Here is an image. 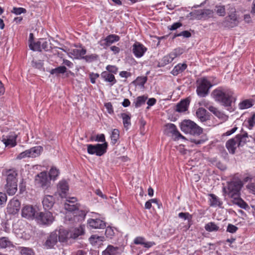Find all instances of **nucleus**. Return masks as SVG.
<instances>
[{
	"mask_svg": "<svg viewBox=\"0 0 255 255\" xmlns=\"http://www.w3.org/2000/svg\"><path fill=\"white\" fill-rule=\"evenodd\" d=\"M234 95V92L231 89L222 87H219L214 90L211 93V96L213 99L226 107L230 112L234 110V108L232 107V104L237 99Z\"/></svg>",
	"mask_w": 255,
	"mask_h": 255,
	"instance_id": "nucleus-1",
	"label": "nucleus"
},
{
	"mask_svg": "<svg viewBox=\"0 0 255 255\" xmlns=\"http://www.w3.org/2000/svg\"><path fill=\"white\" fill-rule=\"evenodd\" d=\"M3 174L6 176L5 189L7 193L9 195L15 194L17 190V171L14 169H5Z\"/></svg>",
	"mask_w": 255,
	"mask_h": 255,
	"instance_id": "nucleus-2",
	"label": "nucleus"
},
{
	"mask_svg": "<svg viewBox=\"0 0 255 255\" xmlns=\"http://www.w3.org/2000/svg\"><path fill=\"white\" fill-rule=\"evenodd\" d=\"M197 94L200 97H206L209 93V89L213 85H216L217 82L211 83L206 77H203L197 81Z\"/></svg>",
	"mask_w": 255,
	"mask_h": 255,
	"instance_id": "nucleus-3",
	"label": "nucleus"
},
{
	"mask_svg": "<svg viewBox=\"0 0 255 255\" xmlns=\"http://www.w3.org/2000/svg\"><path fill=\"white\" fill-rule=\"evenodd\" d=\"M180 128L184 133L193 135H199L202 132V128L190 120L183 121L180 124Z\"/></svg>",
	"mask_w": 255,
	"mask_h": 255,
	"instance_id": "nucleus-4",
	"label": "nucleus"
},
{
	"mask_svg": "<svg viewBox=\"0 0 255 255\" xmlns=\"http://www.w3.org/2000/svg\"><path fill=\"white\" fill-rule=\"evenodd\" d=\"M242 185L240 181H232L229 183L228 188H224L223 190L229 197L236 199L239 197L240 191Z\"/></svg>",
	"mask_w": 255,
	"mask_h": 255,
	"instance_id": "nucleus-5",
	"label": "nucleus"
},
{
	"mask_svg": "<svg viewBox=\"0 0 255 255\" xmlns=\"http://www.w3.org/2000/svg\"><path fill=\"white\" fill-rule=\"evenodd\" d=\"M87 152L89 154H96L97 156H101L106 152L108 143L105 142L102 144H87Z\"/></svg>",
	"mask_w": 255,
	"mask_h": 255,
	"instance_id": "nucleus-6",
	"label": "nucleus"
},
{
	"mask_svg": "<svg viewBox=\"0 0 255 255\" xmlns=\"http://www.w3.org/2000/svg\"><path fill=\"white\" fill-rule=\"evenodd\" d=\"M35 185L39 187L46 189L50 185L51 181L48 177L47 173L42 171L37 174L34 179Z\"/></svg>",
	"mask_w": 255,
	"mask_h": 255,
	"instance_id": "nucleus-7",
	"label": "nucleus"
},
{
	"mask_svg": "<svg viewBox=\"0 0 255 255\" xmlns=\"http://www.w3.org/2000/svg\"><path fill=\"white\" fill-rule=\"evenodd\" d=\"M29 47L35 51H41L42 50L47 51L50 48L49 42L44 38H40L35 42L30 40Z\"/></svg>",
	"mask_w": 255,
	"mask_h": 255,
	"instance_id": "nucleus-8",
	"label": "nucleus"
},
{
	"mask_svg": "<svg viewBox=\"0 0 255 255\" xmlns=\"http://www.w3.org/2000/svg\"><path fill=\"white\" fill-rule=\"evenodd\" d=\"M43 148L41 146L33 147L19 153L17 159H21L25 157L35 158L38 156L42 151Z\"/></svg>",
	"mask_w": 255,
	"mask_h": 255,
	"instance_id": "nucleus-9",
	"label": "nucleus"
},
{
	"mask_svg": "<svg viewBox=\"0 0 255 255\" xmlns=\"http://www.w3.org/2000/svg\"><path fill=\"white\" fill-rule=\"evenodd\" d=\"M99 215L96 213H92L91 218L87 220L88 225L92 229H104L106 225L105 222L99 219Z\"/></svg>",
	"mask_w": 255,
	"mask_h": 255,
	"instance_id": "nucleus-10",
	"label": "nucleus"
},
{
	"mask_svg": "<svg viewBox=\"0 0 255 255\" xmlns=\"http://www.w3.org/2000/svg\"><path fill=\"white\" fill-rule=\"evenodd\" d=\"M35 219L38 223L47 225L51 224L54 220L52 213L49 212H40Z\"/></svg>",
	"mask_w": 255,
	"mask_h": 255,
	"instance_id": "nucleus-11",
	"label": "nucleus"
},
{
	"mask_svg": "<svg viewBox=\"0 0 255 255\" xmlns=\"http://www.w3.org/2000/svg\"><path fill=\"white\" fill-rule=\"evenodd\" d=\"M182 53V49L176 48L168 55L164 56L159 62V64L161 66H164L171 63L176 57L179 56Z\"/></svg>",
	"mask_w": 255,
	"mask_h": 255,
	"instance_id": "nucleus-12",
	"label": "nucleus"
},
{
	"mask_svg": "<svg viewBox=\"0 0 255 255\" xmlns=\"http://www.w3.org/2000/svg\"><path fill=\"white\" fill-rule=\"evenodd\" d=\"M77 200L76 197H68L64 203V208L69 212H75L76 209L80 208V205L77 203Z\"/></svg>",
	"mask_w": 255,
	"mask_h": 255,
	"instance_id": "nucleus-13",
	"label": "nucleus"
},
{
	"mask_svg": "<svg viewBox=\"0 0 255 255\" xmlns=\"http://www.w3.org/2000/svg\"><path fill=\"white\" fill-rule=\"evenodd\" d=\"M69 189V187L68 182L65 180H62L57 184L56 193L61 198H66Z\"/></svg>",
	"mask_w": 255,
	"mask_h": 255,
	"instance_id": "nucleus-14",
	"label": "nucleus"
},
{
	"mask_svg": "<svg viewBox=\"0 0 255 255\" xmlns=\"http://www.w3.org/2000/svg\"><path fill=\"white\" fill-rule=\"evenodd\" d=\"M147 48L141 43L135 42L132 46V52L136 58H140L143 56Z\"/></svg>",
	"mask_w": 255,
	"mask_h": 255,
	"instance_id": "nucleus-15",
	"label": "nucleus"
},
{
	"mask_svg": "<svg viewBox=\"0 0 255 255\" xmlns=\"http://www.w3.org/2000/svg\"><path fill=\"white\" fill-rule=\"evenodd\" d=\"M120 37L115 34H111L107 36L105 38L101 39L99 41V44L101 46L104 48L111 45L113 43L119 41Z\"/></svg>",
	"mask_w": 255,
	"mask_h": 255,
	"instance_id": "nucleus-16",
	"label": "nucleus"
},
{
	"mask_svg": "<svg viewBox=\"0 0 255 255\" xmlns=\"http://www.w3.org/2000/svg\"><path fill=\"white\" fill-rule=\"evenodd\" d=\"M86 53V50L83 48H71L68 50V56L74 59H79Z\"/></svg>",
	"mask_w": 255,
	"mask_h": 255,
	"instance_id": "nucleus-17",
	"label": "nucleus"
},
{
	"mask_svg": "<svg viewBox=\"0 0 255 255\" xmlns=\"http://www.w3.org/2000/svg\"><path fill=\"white\" fill-rule=\"evenodd\" d=\"M20 202L16 199H12L8 203L7 207V212L11 214H15L20 209Z\"/></svg>",
	"mask_w": 255,
	"mask_h": 255,
	"instance_id": "nucleus-18",
	"label": "nucleus"
},
{
	"mask_svg": "<svg viewBox=\"0 0 255 255\" xmlns=\"http://www.w3.org/2000/svg\"><path fill=\"white\" fill-rule=\"evenodd\" d=\"M16 136L15 133H10L7 135L2 136V141L6 146L14 147L16 145Z\"/></svg>",
	"mask_w": 255,
	"mask_h": 255,
	"instance_id": "nucleus-19",
	"label": "nucleus"
},
{
	"mask_svg": "<svg viewBox=\"0 0 255 255\" xmlns=\"http://www.w3.org/2000/svg\"><path fill=\"white\" fill-rule=\"evenodd\" d=\"M35 213V209L30 205L25 206L22 209V216L28 219H33Z\"/></svg>",
	"mask_w": 255,
	"mask_h": 255,
	"instance_id": "nucleus-20",
	"label": "nucleus"
},
{
	"mask_svg": "<svg viewBox=\"0 0 255 255\" xmlns=\"http://www.w3.org/2000/svg\"><path fill=\"white\" fill-rule=\"evenodd\" d=\"M232 11L231 13L226 17L224 24L228 27H234L238 24V21L235 14V9L232 8Z\"/></svg>",
	"mask_w": 255,
	"mask_h": 255,
	"instance_id": "nucleus-21",
	"label": "nucleus"
},
{
	"mask_svg": "<svg viewBox=\"0 0 255 255\" xmlns=\"http://www.w3.org/2000/svg\"><path fill=\"white\" fill-rule=\"evenodd\" d=\"M165 130L167 134L171 133L177 138L185 139V137L179 132L173 124L169 123L166 125Z\"/></svg>",
	"mask_w": 255,
	"mask_h": 255,
	"instance_id": "nucleus-22",
	"label": "nucleus"
},
{
	"mask_svg": "<svg viewBox=\"0 0 255 255\" xmlns=\"http://www.w3.org/2000/svg\"><path fill=\"white\" fill-rule=\"evenodd\" d=\"M238 138L234 137L228 140L226 143V146L230 153L234 154L237 147L240 146Z\"/></svg>",
	"mask_w": 255,
	"mask_h": 255,
	"instance_id": "nucleus-23",
	"label": "nucleus"
},
{
	"mask_svg": "<svg viewBox=\"0 0 255 255\" xmlns=\"http://www.w3.org/2000/svg\"><path fill=\"white\" fill-rule=\"evenodd\" d=\"M57 235L56 234V232H52L49 236L47 238L45 244L44 246L47 249H51L54 247V246L57 243Z\"/></svg>",
	"mask_w": 255,
	"mask_h": 255,
	"instance_id": "nucleus-24",
	"label": "nucleus"
},
{
	"mask_svg": "<svg viewBox=\"0 0 255 255\" xmlns=\"http://www.w3.org/2000/svg\"><path fill=\"white\" fill-rule=\"evenodd\" d=\"M101 78L104 81L109 83L110 86H113L117 83V80L114 74L107 71H103L101 74Z\"/></svg>",
	"mask_w": 255,
	"mask_h": 255,
	"instance_id": "nucleus-25",
	"label": "nucleus"
},
{
	"mask_svg": "<svg viewBox=\"0 0 255 255\" xmlns=\"http://www.w3.org/2000/svg\"><path fill=\"white\" fill-rule=\"evenodd\" d=\"M54 232H56L60 242H65L68 239L70 238L69 232L64 229H60L58 231L56 230Z\"/></svg>",
	"mask_w": 255,
	"mask_h": 255,
	"instance_id": "nucleus-26",
	"label": "nucleus"
},
{
	"mask_svg": "<svg viewBox=\"0 0 255 255\" xmlns=\"http://www.w3.org/2000/svg\"><path fill=\"white\" fill-rule=\"evenodd\" d=\"M197 118L202 123L207 122L209 120V115L207 111L203 108H199L196 113Z\"/></svg>",
	"mask_w": 255,
	"mask_h": 255,
	"instance_id": "nucleus-27",
	"label": "nucleus"
},
{
	"mask_svg": "<svg viewBox=\"0 0 255 255\" xmlns=\"http://www.w3.org/2000/svg\"><path fill=\"white\" fill-rule=\"evenodd\" d=\"M55 203V199L53 196L45 195L42 201V204L45 210L51 209Z\"/></svg>",
	"mask_w": 255,
	"mask_h": 255,
	"instance_id": "nucleus-28",
	"label": "nucleus"
},
{
	"mask_svg": "<svg viewBox=\"0 0 255 255\" xmlns=\"http://www.w3.org/2000/svg\"><path fill=\"white\" fill-rule=\"evenodd\" d=\"M134 243L136 245H143L146 248H150L155 245L154 242H146L144 238L141 237L135 238L134 240Z\"/></svg>",
	"mask_w": 255,
	"mask_h": 255,
	"instance_id": "nucleus-29",
	"label": "nucleus"
},
{
	"mask_svg": "<svg viewBox=\"0 0 255 255\" xmlns=\"http://www.w3.org/2000/svg\"><path fill=\"white\" fill-rule=\"evenodd\" d=\"M70 237L72 239H76L79 236L82 235L84 233V227L80 226L77 228L72 229L69 231Z\"/></svg>",
	"mask_w": 255,
	"mask_h": 255,
	"instance_id": "nucleus-30",
	"label": "nucleus"
},
{
	"mask_svg": "<svg viewBox=\"0 0 255 255\" xmlns=\"http://www.w3.org/2000/svg\"><path fill=\"white\" fill-rule=\"evenodd\" d=\"M189 103L190 101L188 99L181 101L176 106V111L178 112H185L187 110Z\"/></svg>",
	"mask_w": 255,
	"mask_h": 255,
	"instance_id": "nucleus-31",
	"label": "nucleus"
},
{
	"mask_svg": "<svg viewBox=\"0 0 255 255\" xmlns=\"http://www.w3.org/2000/svg\"><path fill=\"white\" fill-rule=\"evenodd\" d=\"M119 249L117 247H114L112 245H109L107 249L103 252L102 255H119Z\"/></svg>",
	"mask_w": 255,
	"mask_h": 255,
	"instance_id": "nucleus-32",
	"label": "nucleus"
},
{
	"mask_svg": "<svg viewBox=\"0 0 255 255\" xmlns=\"http://www.w3.org/2000/svg\"><path fill=\"white\" fill-rule=\"evenodd\" d=\"M187 67L186 63H179L174 67L171 73L174 76H177L183 72L187 68Z\"/></svg>",
	"mask_w": 255,
	"mask_h": 255,
	"instance_id": "nucleus-33",
	"label": "nucleus"
},
{
	"mask_svg": "<svg viewBox=\"0 0 255 255\" xmlns=\"http://www.w3.org/2000/svg\"><path fill=\"white\" fill-rule=\"evenodd\" d=\"M254 105L252 99L244 100L239 103L238 107L240 110H245L252 107Z\"/></svg>",
	"mask_w": 255,
	"mask_h": 255,
	"instance_id": "nucleus-34",
	"label": "nucleus"
},
{
	"mask_svg": "<svg viewBox=\"0 0 255 255\" xmlns=\"http://www.w3.org/2000/svg\"><path fill=\"white\" fill-rule=\"evenodd\" d=\"M210 205L212 207L221 206L222 202L220 199L215 195L213 194H210Z\"/></svg>",
	"mask_w": 255,
	"mask_h": 255,
	"instance_id": "nucleus-35",
	"label": "nucleus"
},
{
	"mask_svg": "<svg viewBox=\"0 0 255 255\" xmlns=\"http://www.w3.org/2000/svg\"><path fill=\"white\" fill-rule=\"evenodd\" d=\"M104 240V237L99 236L97 235H92L89 238L90 242L93 246L100 245Z\"/></svg>",
	"mask_w": 255,
	"mask_h": 255,
	"instance_id": "nucleus-36",
	"label": "nucleus"
},
{
	"mask_svg": "<svg viewBox=\"0 0 255 255\" xmlns=\"http://www.w3.org/2000/svg\"><path fill=\"white\" fill-rule=\"evenodd\" d=\"M12 247H13V244L8 238H0V249H5Z\"/></svg>",
	"mask_w": 255,
	"mask_h": 255,
	"instance_id": "nucleus-37",
	"label": "nucleus"
},
{
	"mask_svg": "<svg viewBox=\"0 0 255 255\" xmlns=\"http://www.w3.org/2000/svg\"><path fill=\"white\" fill-rule=\"evenodd\" d=\"M211 109L212 110L211 113H212L215 116H216L221 120L225 121L228 119V117L224 114L222 112L219 111L216 107L212 108Z\"/></svg>",
	"mask_w": 255,
	"mask_h": 255,
	"instance_id": "nucleus-38",
	"label": "nucleus"
},
{
	"mask_svg": "<svg viewBox=\"0 0 255 255\" xmlns=\"http://www.w3.org/2000/svg\"><path fill=\"white\" fill-rule=\"evenodd\" d=\"M205 229L209 232H216L219 230V227L215 223L211 222L205 225Z\"/></svg>",
	"mask_w": 255,
	"mask_h": 255,
	"instance_id": "nucleus-39",
	"label": "nucleus"
},
{
	"mask_svg": "<svg viewBox=\"0 0 255 255\" xmlns=\"http://www.w3.org/2000/svg\"><path fill=\"white\" fill-rule=\"evenodd\" d=\"M17 250L19 252L21 255H34L32 249L29 248L18 247Z\"/></svg>",
	"mask_w": 255,
	"mask_h": 255,
	"instance_id": "nucleus-40",
	"label": "nucleus"
},
{
	"mask_svg": "<svg viewBox=\"0 0 255 255\" xmlns=\"http://www.w3.org/2000/svg\"><path fill=\"white\" fill-rule=\"evenodd\" d=\"M147 99V97L145 95L137 97L134 102L135 107L136 108L141 107L142 105L145 104Z\"/></svg>",
	"mask_w": 255,
	"mask_h": 255,
	"instance_id": "nucleus-41",
	"label": "nucleus"
},
{
	"mask_svg": "<svg viewBox=\"0 0 255 255\" xmlns=\"http://www.w3.org/2000/svg\"><path fill=\"white\" fill-rule=\"evenodd\" d=\"M121 117L123 119L124 127L128 129L129 127L131 125L130 117L126 113H123L121 114Z\"/></svg>",
	"mask_w": 255,
	"mask_h": 255,
	"instance_id": "nucleus-42",
	"label": "nucleus"
},
{
	"mask_svg": "<svg viewBox=\"0 0 255 255\" xmlns=\"http://www.w3.org/2000/svg\"><path fill=\"white\" fill-rule=\"evenodd\" d=\"M120 131L118 129H114L111 134V143L115 144L119 139Z\"/></svg>",
	"mask_w": 255,
	"mask_h": 255,
	"instance_id": "nucleus-43",
	"label": "nucleus"
},
{
	"mask_svg": "<svg viewBox=\"0 0 255 255\" xmlns=\"http://www.w3.org/2000/svg\"><path fill=\"white\" fill-rule=\"evenodd\" d=\"M59 171L55 167H52L49 172V176L48 177L51 180H55L56 179L57 177L59 176Z\"/></svg>",
	"mask_w": 255,
	"mask_h": 255,
	"instance_id": "nucleus-44",
	"label": "nucleus"
},
{
	"mask_svg": "<svg viewBox=\"0 0 255 255\" xmlns=\"http://www.w3.org/2000/svg\"><path fill=\"white\" fill-rule=\"evenodd\" d=\"M66 68L64 66H59L56 68L52 69L50 71V73L52 75H58L59 74H64L66 71Z\"/></svg>",
	"mask_w": 255,
	"mask_h": 255,
	"instance_id": "nucleus-45",
	"label": "nucleus"
},
{
	"mask_svg": "<svg viewBox=\"0 0 255 255\" xmlns=\"http://www.w3.org/2000/svg\"><path fill=\"white\" fill-rule=\"evenodd\" d=\"M199 105L201 106H204L206 107L207 109H208L211 112L212 111V108H215L213 105H212V104L210 103V101L206 100V99H203L199 102Z\"/></svg>",
	"mask_w": 255,
	"mask_h": 255,
	"instance_id": "nucleus-46",
	"label": "nucleus"
},
{
	"mask_svg": "<svg viewBox=\"0 0 255 255\" xmlns=\"http://www.w3.org/2000/svg\"><path fill=\"white\" fill-rule=\"evenodd\" d=\"M236 137L239 139V143H240V146H243L247 141V138L248 137L247 133L238 134Z\"/></svg>",
	"mask_w": 255,
	"mask_h": 255,
	"instance_id": "nucleus-47",
	"label": "nucleus"
},
{
	"mask_svg": "<svg viewBox=\"0 0 255 255\" xmlns=\"http://www.w3.org/2000/svg\"><path fill=\"white\" fill-rule=\"evenodd\" d=\"M76 211H77L76 214L83 219L85 218L88 212V210L86 208L82 207L81 205L80 208L79 210L76 209Z\"/></svg>",
	"mask_w": 255,
	"mask_h": 255,
	"instance_id": "nucleus-48",
	"label": "nucleus"
},
{
	"mask_svg": "<svg viewBox=\"0 0 255 255\" xmlns=\"http://www.w3.org/2000/svg\"><path fill=\"white\" fill-rule=\"evenodd\" d=\"M178 217L180 218L183 219L184 220H187L189 222L191 221L192 216L188 212H181L178 214Z\"/></svg>",
	"mask_w": 255,
	"mask_h": 255,
	"instance_id": "nucleus-49",
	"label": "nucleus"
},
{
	"mask_svg": "<svg viewBox=\"0 0 255 255\" xmlns=\"http://www.w3.org/2000/svg\"><path fill=\"white\" fill-rule=\"evenodd\" d=\"M215 10L217 13L220 16H224L226 14L224 6L217 5L216 6Z\"/></svg>",
	"mask_w": 255,
	"mask_h": 255,
	"instance_id": "nucleus-50",
	"label": "nucleus"
},
{
	"mask_svg": "<svg viewBox=\"0 0 255 255\" xmlns=\"http://www.w3.org/2000/svg\"><path fill=\"white\" fill-rule=\"evenodd\" d=\"M106 71L110 72V73L113 74H116L118 71V68L114 65H108L106 66Z\"/></svg>",
	"mask_w": 255,
	"mask_h": 255,
	"instance_id": "nucleus-51",
	"label": "nucleus"
},
{
	"mask_svg": "<svg viewBox=\"0 0 255 255\" xmlns=\"http://www.w3.org/2000/svg\"><path fill=\"white\" fill-rule=\"evenodd\" d=\"M26 12V9L23 7H14L11 10V12L14 13L16 15H19L21 13H25Z\"/></svg>",
	"mask_w": 255,
	"mask_h": 255,
	"instance_id": "nucleus-52",
	"label": "nucleus"
},
{
	"mask_svg": "<svg viewBox=\"0 0 255 255\" xmlns=\"http://www.w3.org/2000/svg\"><path fill=\"white\" fill-rule=\"evenodd\" d=\"M115 233L112 228L108 227L105 231V235L108 238L111 239L114 235Z\"/></svg>",
	"mask_w": 255,
	"mask_h": 255,
	"instance_id": "nucleus-53",
	"label": "nucleus"
},
{
	"mask_svg": "<svg viewBox=\"0 0 255 255\" xmlns=\"http://www.w3.org/2000/svg\"><path fill=\"white\" fill-rule=\"evenodd\" d=\"M82 58L87 62H90L96 60L97 58V56L95 54H91L89 55H86L85 56H83Z\"/></svg>",
	"mask_w": 255,
	"mask_h": 255,
	"instance_id": "nucleus-54",
	"label": "nucleus"
},
{
	"mask_svg": "<svg viewBox=\"0 0 255 255\" xmlns=\"http://www.w3.org/2000/svg\"><path fill=\"white\" fill-rule=\"evenodd\" d=\"M238 227L236 226L229 224L227 228V231L230 233H235L238 230Z\"/></svg>",
	"mask_w": 255,
	"mask_h": 255,
	"instance_id": "nucleus-55",
	"label": "nucleus"
},
{
	"mask_svg": "<svg viewBox=\"0 0 255 255\" xmlns=\"http://www.w3.org/2000/svg\"><path fill=\"white\" fill-rule=\"evenodd\" d=\"M146 77H137L136 81L138 86L143 87L146 83Z\"/></svg>",
	"mask_w": 255,
	"mask_h": 255,
	"instance_id": "nucleus-56",
	"label": "nucleus"
},
{
	"mask_svg": "<svg viewBox=\"0 0 255 255\" xmlns=\"http://www.w3.org/2000/svg\"><path fill=\"white\" fill-rule=\"evenodd\" d=\"M207 140V139L206 138H200V139L191 138V142L194 143L195 144H196L197 145H199V144H203Z\"/></svg>",
	"mask_w": 255,
	"mask_h": 255,
	"instance_id": "nucleus-57",
	"label": "nucleus"
},
{
	"mask_svg": "<svg viewBox=\"0 0 255 255\" xmlns=\"http://www.w3.org/2000/svg\"><path fill=\"white\" fill-rule=\"evenodd\" d=\"M249 128L251 129L255 125V115H253L248 120Z\"/></svg>",
	"mask_w": 255,
	"mask_h": 255,
	"instance_id": "nucleus-58",
	"label": "nucleus"
},
{
	"mask_svg": "<svg viewBox=\"0 0 255 255\" xmlns=\"http://www.w3.org/2000/svg\"><path fill=\"white\" fill-rule=\"evenodd\" d=\"M100 76L99 74L98 73H91L89 74V77L90 79L91 82L92 84H95L96 83V80L99 78Z\"/></svg>",
	"mask_w": 255,
	"mask_h": 255,
	"instance_id": "nucleus-59",
	"label": "nucleus"
},
{
	"mask_svg": "<svg viewBox=\"0 0 255 255\" xmlns=\"http://www.w3.org/2000/svg\"><path fill=\"white\" fill-rule=\"evenodd\" d=\"M235 200H237L236 203L239 205L241 208L246 209V207H247L248 205L246 204V203L243 200L239 199V197Z\"/></svg>",
	"mask_w": 255,
	"mask_h": 255,
	"instance_id": "nucleus-60",
	"label": "nucleus"
},
{
	"mask_svg": "<svg viewBox=\"0 0 255 255\" xmlns=\"http://www.w3.org/2000/svg\"><path fill=\"white\" fill-rule=\"evenodd\" d=\"M7 200L6 195L2 192H0V205L4 204Z\"/></svg>",
	"mask_w": 255,
	"mask_h": 255,
	"instance_id": "nucleus-61",
	"label": "nucleus"
},
{
	"mask_svg": "<svg viewBox=\"0 0 255 255\" xmlns=\"http://www.w3.org/2000/svg\"><path fill=\"white\" fill-rule=\"evenodd\" d=\"M247 188L249 189L250 192L255 195V183H251L247 186Z\"/></svg>",
	"mask_w": 255,
	"mask_h": 255,
	"instance_id": "nucleus-62",
	"label": "nucleus"
},
{
	"mask_svg": "<svg viewBox=\"0 0 255 255\" xmlns=\"http://www.w3.org/2000/svg\"><path fill=\"white\" fill-rule=\"evenodd\" d=\"M105 106L110 114H112L114 113V110L113 106L111 103H107L105 104Z\"/></svg>",
	"mask_w": 255,
	"mask_h": 255,
	"instance_id": "nucleus-63",
	"label": "nucleus"
},
{
	"mask_svg": "<svg viewBox=\"0 0 255 255\" xmlns=\"http://www.w3.org/2000/svg\"><path fill=\"white\" fill-rule=\"evenodd\" d=\"M181 26H182L181 23H180L179 22H175V23H174L172 25H171L169 28L171 30H176L177 28H179Z\"/></svg>",
	"mask_w": 255,
	"mask_h": 255,
	"instance_id": "nucleus-64",
	"label": "nucleus"
}]
</instances>
